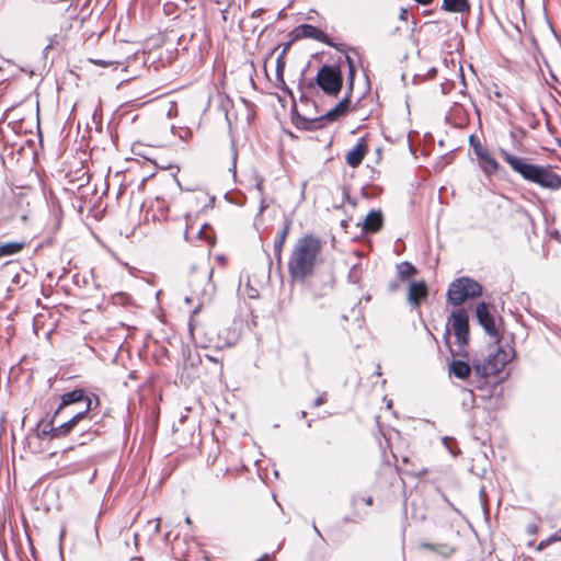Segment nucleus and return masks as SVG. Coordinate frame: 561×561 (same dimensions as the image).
<instances>
[{"instance_id":"1","label":"nucleus","mask_w":561,"mask_h":561,"mask_svg":"<svg viewBox=\"0 0 561 561\" xmlns=\"http://www.w3.org/2000/svg\"><path fill=\"white\" fill-rule=\"evenodd\" d=\"M321 251L318 238L306 234L298 239L288 261V272L295 280L304 282L312 274L317 257Z\"/></svg>"},{"instance_id":"2","label":"nucleus","mask_w":561,"mask_h":561,"mask_svg":"<svg viewBox=\"0 0 561 561\" xmlns=\"http://www.w3.org/2000/svg\"><path fill=\"white\" fill-rule=\"evenodd\" d=\"M501 157L524 180L535 183L543 188L557 190L561 187V178L549 167L528 163L524 158L516 157L502 149Z\"/></svg>"},{"instance_id":"3","label":"nucleus","mask_w":561,"mask_h":561,"mask_svg":"<svg viewBox=\"0 0 561 561\" xmlns=\"http://www.w3.org/2000/svg\"><path fill=\"white\" fill-rule=\"evenodd\" d=\"M482 294L481 285L472 278L459 277L453 280L447 290V299L454 306H460L469 298Z\"/></svg>"},{"instance_id":"4","label":"nucleus","mask_w":561,"mask_h":561,"mask_svg":"<svg viewBox=\"0 0 561 561\" xmlns=\"http://www.w3.org/2000/svg\"><path fill=\"white\" fill-rule=\"evenodd\" d=\"M316 82L325 94L336 96L343 84L340 67L322 66L317 73Z\"/></svg>"},{"instance_id":"5","label":"nucleus","mask_w":561,"mask_h":561,"mask_svg":"<svg viewBox=\"0 0 561 561\" xmlns=\"http://www.w3.org/2000/svg\"><path fill=\"white\" fill-rule=\"evenodd\" d=\"M512 351L499 348L496 353L490 354L482 363H474L473 370L481 378L496 375L512 359Z\"/></svg>"},{"instance_id":"6","label":"nucleus","mask_w":561,"mask_h":561,"mask_svg":"<svg viewBox=\"0 0 561 561\" xmlns=\"http://www.w3.org/2000/svg\"><path fill=\"white\" fill-rule=\"evenodd\" d=\"M198 270L201 273V278H202L201 280H205V283H204L203 287L199 288V284H198L199 279L193 278L191 280V284L194 288L193 291L201 300L199 305L194 310V313H196L198 311V309L202 307V305L210 301L216 291L215 284L213 283V279H211L213 272H214L213 267H210L208 264L203 263L198 266Z\"/></svg>"},{"instance_id":"7","label":"nucleus","mask_w":561,"mask_h":561,"mask_svg":"<svg viewBox=\"0 0 561 561\" xmlns=\"http://www.w3.org/2000/svg\"><path fill=\"white\" fill-rule=\"evenodd\" d=\"M455 333L457 342L460 345L467 344L469 340V319L463 309H457L451 312L449 322Z\"/></svg>"},{"instance_id":"8","label":"nucleus","mask_w":561,"mask_h":561,"mask_svg":"<svg viewBox=\"0 0 561 561\" xmlns=\"http://www.w3.org/2000/svg\"><path fill=\"white\" fill-rule=\"evenodd\" d=\"M476 317L479 324L484 329L485 333L491 337L495 339V342L499 343V333L495 328L494 319L490 314L488 306L485 302H480L476 307Z\"/></svg>"},{"instance_id":"9","label":"nucleus","mask_w":561,"mask_h":561,"mask_svg":"<svg viewBox=\"0 0 561 561\" xmlns=\"http://www.w3.org/2000/svg\"><path fill=\"white\" fill-rule=\"evenodd\" d=\"M91 398H87L85 408L83 410L76 412L67 422L56 426L57 435H59V437L68 435L78 422L87 415L88 411L91 409Z\"/></svg>"},{"instance_id":"10","label":"nucleus","mask_w":561,"mask_h":561,"mask_svg":"<svg viewBox=\"0 0 561 561\" xmlns=\"http://www.w3.org/2000/svg\"><path fill=\"white\" fill-rule=\"evenodd\" d=\"M428 290L425 282H412L408 290V302L412 307H419L421 301L427 297Z\"/></svg>"},{"instance_id":"11","label":"nucleus","mask_w":561,"mask_h":561,"mask_svg":"<svg viewBox=\"0 0 561 561\" xmlns=\"http://www.w3.org/2000/svg\"><path fill=\"white\" fill-rule=\"evenodd\" d=\"M367 152V145L364 138L353 147L345 156L346 163L352 168H357Z\"/></svg>"},{"instance_id":"12","label":"nucleus","mask_w":561,"mask_h":561,"mask_svg":"<svg viewBox=\"0 0 561 561\" xmlns=\"http://www.w3.org/2000/svg\"><path fill=\"white\" fill-rule=\"evenodd\" d=\"M87 398L84 396V391L82 389H75L72 391L66 392L61 396V402L57 410L55 411V416L60 413V411L73 403L80 402L82 400L87 401Z\"/></svg>"},{"instance_id":"13","label":"nucleus","mask_w":561,"mask_h":561,"mask_svg":"<svg viewBox=\"0 0 561 561\" xmlns=\"http://www.w3.org/2000/svg\"><path fill=\"white\" fill-rule=\"evenodd\" d=\"M471 370L470 365L461 359H454L449 364V373L461 380L467 379Z\"/></svg>"},{"instance_id":"14","label":"nucleus","mask_w":561,"mask_h":561,"mask_svg":"<svg viewBox=\"0 0 561 561\" xmlns=\"http://www.w3.org/2000/svg\"><path fill=\"white\" fill-rule=\"evenodd\" d=\"M294 34L296 38L305 37L314 39H321V37L324 35L322 31L310 24H302L297 26L294 31Z\"/></svg>"},{"instance_id":"15","label":"nucleus","mask_w":561,"mask_h":561,"mask_svg":"<svg viewBox=\"0 0 561 561\" xmlns=\"http://www.w3.org/2000/svg\"><path fill=\"white\" fill-rule=\"evenodd\" d=\"M382 225V215L380 211L371 210L365 217L363 229L369 232H376Z\"/></svg>"},{"instance_id":"16","label":"nucleus","mask_w":561,"mask_h":561,"mask_svg":"<svg viewBox=\"0 0 561 561\" xmlns=\"http://www.w3.org/2000/svg\"><path fill=\"white\" fill-rule=\"evenodd\" d=\"M350 105H351V101H350L348 96H345L332 110H330L325 114L324 117L328 121H335V119H337L340 116L344 115L348 111Z\"/></svg>"},{"instance_id":"17","label":"nucleus","mask_w":561,"mask_h":561,"mask_svg":"<svg viewBox=\"0 0 561 561\" xmlns=\"http://www.w3.org/2000/svg\"><path fill=\"white\" fill-rule=\"evenodd\" d=\"M25 248V242L10 241L0 244V259L20 253Z\"/></svg>"},{"instance_id":"18","label":"nucleus","mask_w":561,"mask_h":561,"mask_svg":"<svg viewBox=\"0 0 561 561\" xmlns=\"http://www.w3.org/2000/svg\"><path fill=\"white\" fill-rule=\"evenodd\" d=\"M443 9L448 12L463 13L469 11L468 0H444Z\"/></svg>"},{"instance_id":"19","label":"nucleus","mask_w":561,"mask_h":561,"mask_svg":"<svg viewBox=\"0 0 561 561\" xmlns=\"http://www.w3.org/2000/svg\"><path fill=\"white\" fill-rule=\"evenodd\" d=\"M37 437L39 439L59 438V435H57L56 426L53 425V421L47 423L41 422L38 424Z\"/></svg>"},{"instance_id":"20","label":"nucleus","mask_w":561,"mask_h":561,"mask_svg":"<svg viewBox=\"0 0 561 561\" xmlns=\"http://www.w3.org/2000/svg\"><path fill=\"white\" fill-rule=\"evenodd\" d=\"M479 160L481 161V168L485 174L491 175L497 172L500 165L490 152L479 158Z\"/></svg>"},{"instance_id":"21","label":"nucleus","mask_w":561,"mask_h":561,"mask_svg":"<svg viewBox=\"0 0 561 561\" xmlns=\"http://www.w3.org/2000/svg\"><path fill=\"white\" fill-rule=\"evenodd\" d=\"M289 229H290V222L287 221L284 225L283 229L278 232L277 238L274 242V252H275V255L277 256L278 261L280 260L282 249H283L285 240L289 233Z\"/></svg>"},{"instance_id":"22","label":"nucleus","mask_w":561,"mask_h":561,"mask_svg":"<svg viewBox=\"0 0 561 561\" xmlns=\"http://www.w3.org/2000/svg\"><path fill=\"white\" fill-rule=\"evenodd\" d=\"M416 272V268L410 262H401L397 264L398 277L402 280L414 276Z\"/></svg>"},{"instance_id":"23","label":"nucleus","mask_w":561,"mask_h":561,"mask_svg":"<svg viewBox=\"0 0 561 561\" xmlns=\"http://www.w3.org/2000/svg\"><path fill=\"white\" fill-rule=\"evenodd\" d=\"M421 547L424 549H430V550L436 551L445 557H449L454 552V549L447 545H433V543L424 542L421 545Z\"/></svg>"},{"instance_id":"24","label":"nucleus","mask_w":561,"mask_h":561,"mask_svg":"<svg viewBox=\"0 0 561 561\" xmlns=\"http://www.w3.org/2000/svg\"><path fill=\"white\" fill-rule=\"evenodd\" d=\"M469 141H470V145L472 146L473 151H474L476 156L478 157V159L489 152L488 149L485 147H483L480 144V141L476 139L474 136H470Z\"/></svg>"},{"instance_id":"25","label":"nucleus","mask_w":561,"mask_h":561,"mask_svg":"<svg viewBox=\"0 0 561 561\" xmlns=\"http://www.w3.org/2000/svg\"><path fill=\"white\" fill-rule=\"evenodd\" d=\"M359 501H363L366 505H373V497L371 496H362V495H355L352 499V504L356 506Z\"/></svg>"},{"instance_id":"26","label":"nucleus","mask_w":561,"mask_h":561,"mask_svg":"<svg viewBox=\"0 0 561 561\" xmlns=\"http://www.w3.org/2000/svg\"><path fill=\"white\" fill-rule=\"evenodd\" d=\"M359 268L357 265H354L348 273V278L352 283L356 284L359 280Z\"/></svg>"},{"instance_id":"27","label":"nucleus","mask_w":561,"mask_h":561,"mask_svg":"<svg viewBox=\"0 0 561 561\" xmlns=\"http://www.w3.org/2000/svg\"><path fill=\"white\" fill-rule=\"evenodd\" d=\"M346 60L348 62V68H350V73H348L350 89L352 90L354 76H355V67L353 65L352 59L348 56H346Z\"/></svg>"},{"instance_id":"28","label":"nucleus","mask_w":561,"mask_h":561,"mask_svg":"<svg viewBox=\"0 0 561 561\" xmlns=\"http://www.w3.org/2000/svg\"><path fill=\"white\" fill-rule=\"evenodd\" d=\"M207 225H204L198 231L196 232V237L201 240L210 241V236L206 233Z\"/></svg>"},{"instance_id":"29","label":"nucleus","mask_w":561,"mask_h":561,"mask_svg":"<svg viewBox=\"0 0 561 561\" xmlns=\"http://www.w3.org/2000/svg\"><path fill=\"white\" fill-rule=\"evenodd\" d=\"M327 402V393L322 392L318 396V398L313 401V407L318 408Z\"/></svg>"},{"instance_id":"30","label":"nucleus","mask_w":561,"mask_h":561,"mask_svg":"<svg viewBox=\"0 0 561 561\" xmlns=\"http://www.w3.org/2000/svg\"><path fill=\"white\" fill-rule=\"evenodd\" d=\"M60 44V38L58 35H54L49 38V44L47 45L46 49L54 48L55 46H58Z\"/></svg>"},{"instance_id":"31","label":"nucleus","mask_w":561,"mask_h":561,"mask_svg":"<svg viewBox=\"0 0 561 561\" xmlns=\"http://www.w3.org/2000/svg\"><path fill=\"white\" fill-rule=\"evenodd\" d=\"M237 158H238V153L234 149H232V165L230 168V171L236 174V164H237Z\"/></svg>"},{"instance_id":"32","label":"nucleus","mask_w":561,"mask_h":561,"mask_svg":"<svg viewBox=\"0 0 561 561\" xmlns=\"http://www.w3.org/2000/svg\"><path fill=\"white\" fill-rule=\"evenodd\" d=\"M150 525H153V533L158 534L160 531V519L156 518L149 522Z\"/></svg>"},{"instance_id":"33","label":"nucleus","mask_w":561,"mask_h":561,"mask_svg":"<svg viewBox=\"0 0 561 561\" xmlns=\"http://www.w3.org/2000/svg\"><path fill=\"white\" fill-rule=\"evenodd\" d=\"M91 61H92L93 64H95V65L103 66V67H105V66H110V65H113V64H114V62H112V61H105V60H100V59H98V60H91Z\"/></svg>"},{"instance_id":"34","label":"nucleus","mask_w":561,"mask_h":561,"mask_svg":"<svg viewBox=\"0 0 561 561\" xmlns=\"http://www.w3.org/2000/svg\"><path fill=\"white\" fill-rule=\"evenodd\" d=\"M549 545H550V543H549L548 539L542 540V541H540V542H539V545H538V547H537V550H539V551H540V550L545 549L546 547H548Z\"/></svg>"},{"instance_id":"35","label":"nucleus","mask_w":561,"mask_h":561,"mask_svg":"<svg viewBox=\"0 0 561 561\" xmlns=\"http://www.w3.org/2000/svg\"><path fill=\"white\" fill-rule=\"evenodd\" d=\"M560 540H561V536H558V535H552L548 538L549 543L560 541Z\"/></svg>"},{"instance_id":"36","label":"nucleus","mask_w":561,"mask_h":561,"mask_svg":"<svg viewBox=\"0 0 561 561\" xmlns=\"http://www.w3.org/2000/svg\"><path fill=\"white\" fill-rule=\"evenodd\" d=\"M399 18H400V20H407L408 19V11L405 9H401Z\"/></svg>"},{"instance_id":"37","label":"nucleus","mask_w":561,"mask_h":561,"mask_svg":"<svg viewBox=\"0 0 561 561\" xmlns=\"http://www.w3.org/2000/svg\"><path fill=\"white\" fill-rule=\"evenodd\" d=\"M256 188H257V191H259L260 193H262V192H263V180H259V181L256 182Z\"/></svg>"},{"instance_id":"38","label":"nucleus","mask_w":561,"mask_h":561,"mask_svg":"<svg viewBox=\"0 0 561 561\" xmlns=\"http://www.w3.org/2000/svg\"><path fill=\"white\" fill-rule=\"evenodd\" d=\"M312 528H313V533H316L317 536L323 540L322 534L320 533V530L318 529V527L314 524H313Z\"/></svg>"},{"instance_id":"39","label":"nucleus","mask_w":561,"mask_h":561,"mask_svg":"<svg viewBox=\"0 0 561 561\" xmlns=\"http://www.w3.org/2000/svg\"><path fill=\"white\" fill-rule=\"evenodd\" d=\"M415 2L420 3V4H423V5H427L430 4L433 0H414Z\"/></svg>"},{"instance_id":"40","label":"nucleus","mask_w":561,"mask_h":561,"mask_svg":"<svg viewBox=\"0 0 561 561\" xmlns=\"http://www.w3.org/2000/svg\"><path fill=\"white\" fill-rule=\"evenodd\" d=\"M448 440H449V438H448V437H444V438H443L444 444L447 446V448H448V449L453 453V455L455 456L456 454H455V453L451 450V448L447 445Z\"/></svg>"},{"instance_id":"41","label":"nucleus","mask_w":561,"mask_h":561,"mask_svg":"<svg viewBox=\"0 0 561 561\" xmlns=\"http://www.w3.org/2000/svg\"><path fill=\"white\" fill-rule=\"evenodd\" d=\"M190 234H191V229H190V228H187V229H186V231H185V239H186L187 241H190Z\"/></svg>"},{"instance_id":"42","label":"nucleus","mask_w":561,"mask_h":561,"mask_svg":"<svg viewBox=\"0 0 561 561\" xmlns=\"http://www.w3.org/2000/svg\"><path fill=\"white\" fill-rule=\"evenodd\" d=\"M376 374H377V375H380V374H381V373H380V366H379V365L377 366Z\"/></svg>"},{"instance_id":"43","label":"nucleus","mask_w":561,"mask_h":561,"mask_svg":"<svg viewBox=\"0 0 561 561\" xmlns=\"http://www.w3.org/2000/svg\"><path fill=\"white\" fill-rule=\"evenodd\" d=\"M134 539H135V545H137L138 534H135V535H134Z\"/></svg>"},{"instance_id":"44","label":"nucleus","mask_w":561,"mask_h":561,"mask_svg":"<svg viewBox=\"0 0 561 561\" xmlns=\"http://www.w3.org/2000/svg\"><path fill=\"white\" fill-rule=\"evenodd\" d=\"M185 523L190 525V524L192 523V522H191V518H190V517H186V518H185Z\"/></svg>"},{"instance_id":"45","label":"nucleus","mask_w":561,"mask_h":561,"mask_svg":"<svg viewBox=\"0 0 561 561\" xmlns=\"http://www.w3.org/2000/svg\"><path fill=\"white\" fill-rule=\"evenodd\" d=\"M306 416V412L302 411L301 414H300V417H305Z\"/></svg>"},{"instance_id":"46","label":"nucleus","mask_w":561,"mask_h":561,"mask_svg":"<svg viewBox=\"0 0 561 561\" xmlns=\"http://www.w3.org/2000/svg\"><path fill=\"white\" fill-rule=\"evenodd\" d=\"M185 301H186V302H190V301H191V298L186 297V298H185Z\"/></svg>"}]
</instances>
